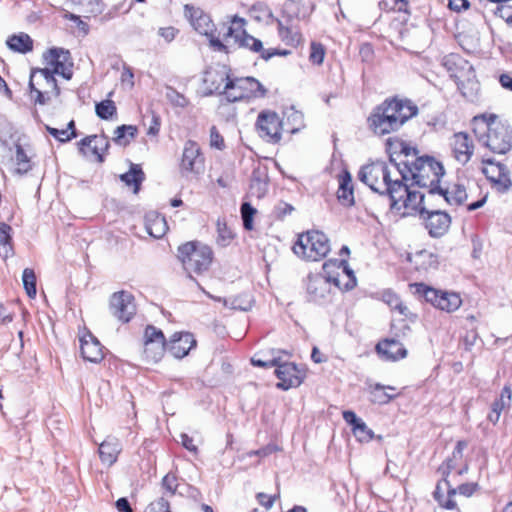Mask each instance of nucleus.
Here are the masks:
<instances>
[{
    "instance_id": "nucleus-1",
    "label": "nucleus",
    "mask_w": 512,
    "mask_h": 512,
    "mask_svg": "<svg viewBox=\"0 0 512 512\" xmlns=\"http://www.w3.org/2000/svg\"><path fill=\"white\" fill-rule=\"evenodd\" d=\"M45 67L31 72L29 87L31 95H35V102L44 105L50 100L49 94L59 95L54 75H60L70 80L72 78L73 63L70 52L64 48H51L43 55Z\"/></svg>"
},
{
    "instance_id": "nucleus-2",
    "label": "nucleus",
    "mask_w": 512,
    "mask_h": 512,
    "mask_svg": "<svg viewBox=\"0 0 512 512\" xmlns=\"http://www.w3.org/2000/svg\"><path fill=\"white\" fill-rule=\"evenodd\" d=\"M417 113V106L409 100H385L368 117V125L374 134L384 136L398 131Z\"/></svg>"
},
{
    "instance_id": "nucleus-3",
    "label": "nucleus",
    "mask_w": 512,
    "mask_h": 512,
    "mask_svg": "<svg viewBox=\"0 0 512 512\" xmlns=\"http://www.w3.org/2000/svg\"><path fill=\"white\" fill-rule=\"evenodd\" d=\"M205 82L210 83V91L220 92L229 102L244 99L263 98L267 90L253 77L231 78L224 71L207 72Z\"/></svg>"
},
{
    "instance_id": "nucleus-4",
    "label": "nucleus",
    "mask_w": 512,
    "mask_h": 512,
    "mask_svg": "<svg viewBox=\"0 0 512 512\" xmlns=\"http://www.w3.org/2000/svg\"><path fill=\"white\" fill-rule=\"evenodd\" d=\"M473 131L482 145L493 153L506 154L512 148V129L495 114L477 115L472 120Z\"/></svg>"
},
{
    "instance_id": "nucleus-5",
    "label": "nucleus",
    "mask_w": 512,
    "mask_h": 512,
    "mask_svg": "<svg viewBox=\"0 0 512 512\" xmlns=\"http://www.w3.org/2000/svg\"><path fill=\"white\" fill-rule=\"evenodd\" d=\"M358 179L380 195L395 197L396 193L404 192L402 180L406 176L396 168L392 170L384 161H375L361 167Z\"/></svg>"
},
{
    "instance_id": "nucleus-6",
    "label": "nucleus",
    "mask_w": 512,
    "mask_h": 512,
    "mask_svg": "<svg viewBox=\"0 0 512 512\" xmlns=\"http://www.w3.org/2000/svg\"><path fill=\"white\" fill-rule=\"evenodd\" d=\"M413 182L427 188L429 197H435L445 171L443 165L432 157H419L409 167Z\"/></svg>"
},
{
    "instance_id": "nucleus-7",
    "label": "nucleus",
    "mask_w": 512,
    "mask_h": 512,
    "mask_svg": "<svg viewBox=\"0 0 512 512\" xmlns=\"http://www.w3.org/2000/svg\"><path fill=\"white\" fill-rule=\"evenodd\" d=\"M336 264V262H325L322 266V273L308 276L306 291L310 301L318 304L329 301L332 284L336 288L342 289L340 274L334 275L332 271Z\"/></svg>"
},
{
    "instance_id": "nucleus-8",
    "label": "nucleus",
    "mask_w": 512,
    "mask_h": 512,
    "mask_svg": "<svg viewBox=\"0 0 512 512\" xmlns=\"http://www.w3.org/2000/svg\"><path fill=\"white\" fill-rule=\"evenodd\" d=\"M246 20L235 15L231 23L226 27L223 33V39L227 42L233 40V43L239 48H245L255 53H260L264 60H269L277 53L276 50H266L263 48L262 41L248 34L245 29Z\"/></svg>"
},
{
    "instance_id": "nucleus-9",
    "label": "nucleus",
    "mask_w": 512,
    "mask_h": 512,
    "mask_svg": "<svg viewBox=\"0 0 512 512\" xmlns=\"http://www.w3.org/2000/svg\"><path fill=\"white\" fill-rule=\"evenodd\" d=\"M212 256L211 248L200 242H187L178 248V258L190 276L208 270Z\"/></svg>"
},
{
    "instance_id": "nucleus-10",
    "label": "nucleus",
    "mask_w": 512,
    "mask_h": 512,
    "mask_svg": "<svg viewBox=\"0 0 512 512\" xmlns=\"http://www.w3.org/2000/svg\"><path fill=\"white\" fill-rule=\"evenodd\" d=\"M402 187L404 188L403 193H396L395 197H389L391 209L399 212L402 216L414 212H419L420 217L425 215L435 197H429L428 190L427 193L411 190L404 180H402Z\"/></svg>"
},
{
    "instance_id": "nucleus-11",
    "label": "nucleus",
    "mask_w": 512,
    "mask_h": 512,
    "mask_svg": "<svg viewBox=\"0 0 512 512\" xmlns=\"http://www.w3.org/2000/svg\"><path fill=\"white\" fill-rule=\"evenodd\" d=\"M331 246L328 237L320 231L300 234L293 246V252L308 261H319L327 256Z\"/></svg>"
},
{
    "instance_id": "nucleus-12",
    "label": "nucleus",
    "mask_w": 512,
    "mask_h": 512,
    "mask_svg": "<svg viewBox=\"0 0 512 512\" xmlns=\"http://www.w3.org/2000/svg\"><path fill=\"white\" fill-rule=\"evenodd\" d=\"M184 13L195 31L209 38L210 46L215 51L227 52V46L214 36L215 26L208 14L189 4L184 6Z\"/></svg>"
},
{
    "instance_id": "nucleus-13",
    "label": "nucleus",
    "mask_w": 512,
    "mask_h": 512,
    "mask_svg": "<svg viewBox=\"0 0 512 512\" xmlns=\"http://www.w3.org/2000/svg\"><path fill=\"white\" fill-rule=\"evenodd\" d=\"M415 288L416 293L423 296L427 302L447 313L458 310L462 305V299L458 293L437 290L423 283L415 284Z\"/></svg>"
},
{
    "instance_id": "nucleus-14",
    "label": "nucleus",
    "mask_w": 512,
    "mask_h": 512,
    "mask_svg": "<svg viewBox=\"0 0 512 512\" xmlns=\"http://www.w3.org/2000/svg\"><path fill=\"white\" fill-rule=\"evenodd\" d=\"M456 482V479H443L436 486L434 497L446 509L456 508V502L453 499L456 494L470 497L478 488L477 483H463L453 487Z\"/></svg>"
},
{
    "instance_id": "nucleus-15",
    "label": "nucleus",
    "mask_w": 512,
    "mask_h": 512,
    "mask_svg": "<svg viewBox=\"0 0 512 512\" xmlns=\"http://www.w3.org/2000/svg\"><path fill=\"white\" fill-rule=\"evenodd\" d=\"M166 340L163 332L154 326H147L144 331L143 354L147 362L157 363L165 353Z\"/></svg>"
},
{
    "instance_id": "nucleus-16",
    "label": "nucleus",
    "mask_w": 512,
    "mask_h": 512,
    "mask_svg": "<svg viewBox=\"0 0 512 512\" xmlns=\"http://www.w3.org/2000/svg\"><path fill=\"white\" fill-rule=\"evenodd\" d=\"M259 136L267 142L278 143L281 140L283 122L277 113L273 111H262L256 122Z\"/></svg>"
},
{
    "instance_id": "nucleus-17",
    "label": "nucleus",
    "mask_w": 512,
    "mask_h": 512,
    "mask_svg": "<svg viewBox=\"0 0 512 512\" xmlns=\"http://www.w3.org/2000/svg\"><path fill=\"white\" fill-rule=\"evenodd\" d=\"M110 312L122 323H128L136 314L134 296L126 291L115 292L110 298Z\"/></svg>"
},
{
    "instance_id": "nucleus-18",
    "label": "nucleus",
    "mask_w": 512,
    "mask_h": 512,
    "mask_svg": "<svg viewBox=\"0 0 512 512\" xmlns=\"http://www.w3.org/2000/svg\"><path fill=\"white\" fill-rule=\"evenodd\" d=\"M205 159L199 144L188 140L184 144L180 169L185 173L200 174L204 170Z\"/></svg>"
},
{
    "instance_id": "nucleus-19",
    "label": "nucleus",
    "mask_w": 512,
    "mask_h": 512,
    "mask_svg": "<svg viewBox=\"0 0 512 512\" xmlns=\"http://www.w3.org/2000/svg\"><path fill=\"white\" fill-rule=\"evenodd\" d=\"M467 447L465 441H458L452 454L448 457L443 464L439 467V472L442 474L443 479H456L468 471V465L464 463L460 465L463 460V451Z\"/></svg>"
},
{
    "instance_id": "nucleus-20",
    "label": "nucleus",
    "mask_w": 512,
    "mask_h": 512,
    "mask_svg": "<svg viewBox=\"0 0 512 512\" xmlns=\"http://www.w3.org/2000/svg\"><path fill=\"white\" fill-rule=\"evenodd\" d=\"M421 218L425 223V228L432 237L443 236L448 231L451 224L450 215L444 211L435 209L433 205L427 209L425 215H422Z\"/></svg>"
},
{
    "instance_id": "nucleus-21",
    "label": "nucleus",
    "mask_w": 512,
    "mask_h": 512,
    "mask_svg": "<svg viewBox=\"0 0 512 512\" xmlns=\"http://www.w3.org/2000/svg\"><path fill=\"white\" fill-rule=\"evenodd\" d=\"M275 374L280 382L277 384V387L288 390L292 387L299 386L302 381L304 374L298 367L291 362L280 363L278 360V365H276Z\"/></svg>"
},
{
    "instance_id": "nucleus-22",
    "label": "nucleus",
    "mask_w": 512,
    "mask_h": 512,
    "mask_svg": "<svg viewBox=\"0 0 512 512\" xmlns=\"http://www.w3.org/2000/svg\"><path fill=\"white\" fill-rule=\"evenodd\" d=\"M452 155L462 165L467 164L474 153V143L465 132L455 133L450 139Z\"/></svg>"
},
{
    "instance_id": "nucleus-23",
    "label": "nucleus",
    "mask_w": 512,
    "mask_h": 512,
    "mask_svg": "<svg viewBox=\"0 0 512 512\" xmlns=\"http://www.w3.org/2000/svg\"><path fill=\"white\" fill-rule=\"evenodd\" d=\"M195 346L196 340L189 332H175L167 343L168 352L177 359L187 356Z\"/></svg>"
},
{
    "instance_id": "nucleus-24",
    "label": "nucleus",
    "mask_w": 512,
    "mask_h": 512,
    "mask_svg": "<svg viewBox=\"0 0 512 512\" xmlns=\"http://www.w3.org/2000/svg\"><path fill=\"white\" fill-rule=\"evenodd\" d=\"M80 151L88 156L93 155L98 162H103V154L109 148L108 138L104 135H91L79 142Z\"/></svg>"
},
{
    "instance_id": "nucleus-25",
    "label": "nucleus",
    "mask_w": 512,
    "mask_h": 512,
    "mask_svg": "<svg viewBox=\"0 0 512 512\" xmlns=\"http://www.w3.org/2000/svg\"><path fill=\"white\" fill-rule=\"evenodd\" d=\"M80 351L84 360L98 363L104 358L103 346L90 332L80 338Z\"/></svg>"
},
{
    "instance_id": "nucleus-26",
    "label": "nucleus",
    "mask_w": 512,
    "mask_h": 512,
    "mask_svg": "<svg viewBox=\"0 0 512 512\" xmlns=\"http://www.w3.org/2000/svg\"><path fill=\"white\" fill-rule=\"evenodd\" d=\"M467 198V187L461 183H453L445 189L439 186L435 196V199L445 201L450 205H462Z\"/></svg>"
},
{
    "instance_id": "nucleus-27",
    "label": "nucleus",
    "mask_w": 512,
    "mask_h": 512,
    "mask_svg": "<svg viewBox=\"0 0 512 512\" xmlns=\"http://www.w3.org/2000/svg\"><path fill=\"white\" fill-rule=\"evenodd\" d=\"M122 451L120 441L112 436H108L100 443L98 452L101 462L108 467L112 466L118 459V455Z\"/></svg>"
},
{
    "instance_id": "nucleus-28",
    "label": "nucleus",
    "mask_w": 512,
    "mask_h": 512,
    "mask_svg": "<svg viewBox=\"0 0 512 512\" xmlns=\"http://www.w3.org/2000/svg\"><path fill=\"white\" fill-rule=\"evenodd\" d=\"M377 352L387 360H398L405 358L407 350L402 343L395 339H385L376 346Z\"/></svg>"
},
{
    "instance_id": "nucleus-29",
    "label": "nucleus",
    "mask_w": 512,
    "mask_h": 512,
    "mask_svg": "<svg viewBox=\"0 0 512 512\" xmlns=\"http://www.w3.org/2000/svg\"><path fill=\"white\" fill-rule=\"evenodd\" d=\"M278 35L282 42L292 47H297L303 41L299 28L293 25L291 21L278 20Z\"/></svg>"
},
{
    "instance_id": "nucleus-30",
    "label": "nucleus",
    "mask_w": 512,
    "mask_h": 512,
    "mask_svg": "<svg viewBox=\"0 0 512 512\" xmlns=\"http://www.w3.org/2000/svg\"><path fill=\"white\" fill-rule=\"evenodd\" d=\"M511 395L512 392L510 387L505 386L502 389L499 398H497L491 405V411L487 415V419L490 422L496 424L500 419L502 411L510 407Z\"/></svg>"
},
{
    "instance_id": "nucleus-31",
    "label": "nucleus",
    "mask_w": 512,
    "mask_h": 512,
    "mask_svg": "<svg viewBox=\"0 0 512 512\" xmlns=\"http://www.w3.org/2000/svg\"><path fill=\"white\" fill-rule=\"evenodd\" d=\"M145 227L148 234L154 238H161L168 230L165 218L155 212H149L146 214Z\"/></svg>"
},
{
    "instance_id": "nucleus-32",
    "label": "nucleus",
    "mask_w": 512,
    "mask_h": 512,
    "mask_svg": "<svg viewBox=\"0 0 512 512\" xmlns=\"http://www.w3.org/2000/svg\"><path fill=\"white\" fill-rule=\"evenodd\" d=\"M327 262H336L337 264L332 269L333 274H340V280L342 283L341 290H351L356 286V277L354 272L349 268L346 260H328Z\"/></svg>"
},
{
    "instance_id": "nucleus-33",
    "label": "nucleus",
    "mask_w": 512,
    "mask_h": 512,
    "mask_svg": "<svg viewBox=\"0 0 512 512\" xmlns=\"http://www.w3.org/2000/svg\"><path fill=\"white\" fill-rule=\"evenodd\" d=\"M339 201L350 206L354 203L352 178L349 172L345 171L339 176V189L337 191Z\"/></svg>"
},
{
    "instance_id": "nucleus-34",
    "label": "nucleus",
    "mask_w": 512,
    "mask_h": 512,
    "mask_svg": "<svg viewBox=\"0 0 512 512\" xmlns=\"http://www.w3.org/2000/svg\"><path fill=\"white\" fill-rule=\"evenodd\" d=\"M121 181H123L128 187H133V192L138 193L141 183L145 179L144 172L140 165L131 164L128 172L120 175Z\"/></svg>"
},
{
    "instance_id": "nucleus-35",
    "label": "nucleus",
    "mask_w": 512,
    "mask_h": 512,
    "mask_svg": "<svg viewBox=\"0 0 512 512\" xmlns=\"http://www.w3.org/2000/svg\"><path fill=\"white\" fill-rule=\"evenodd\" d=\"M7 45L13 51L26 53L32 50L33 41L28 34L21 33L19 35L9 37Z\"/></svg>"
},
{
    "instance_id": "nucleus-36",
    "label": "nucleus",
    "mask_w": 512,
    "mask_h": 512,
    "mask_svg": "<svg viewBox=\"0 0 512 512\" xmlns=\"http://www.w3.org/2000/svg\"><path fill=\"white\" fill-rule=\"evenodd\" d=\"M138 129L134 125H121L114 130L113 141L118 145H128L137 135Z\"/></svg>"
},
{
    "instance_id": "nucleus-37",
    "label": "nucleus",
    "mask_w": 512,
    "mask_h": 512,
    "mask_svg": "<svg viewBox=\"0 0 512 512\" xmlns=\"http://www.w3.org/2000/svg\"><path fill=\"white\" fill-rule=\"evenodd\" d=\"M12 228L6 223H0V256L7 259L13 254L11 243Z\"/></svg>"
},
{
    "instance_id": "nucleus-38",
    "label": "nucleus",
    "mask_w": 512,
    "mask_h": 512,
    "mask_svg": "<svg viewBox=\"0 0 512 512\" xmlns=\"http://www.w3.org/2000/svg\"><path fill=\"white\" fill-rule=\"evenodd\" d=\"M387 390L395 391L396 388L393 386H384L381 384H375L371 388V392H370L372 402L381 404V405L387 404L388 402H390L392 399H394L397 396L396 394L388 393Z\"/></svg>"
},
{
    "instance_id": "nucleus-39",
    "label": "nucleus",
    "mask_w": 512,
    "mask_h": 512,
    "mask_svg": "<svg viewBox=\"0 0 512 512\" xmlns=\"http://www.w3.org/2000/svg\"><path fill=\"white\" fill-rule=\"evenodd\" d=\"M267 189V176L260 171H254L250 183V193L257 198H261L266 194Z\"/></svg>"
},
{
    "instance_id": "nucleus-40",
    "label": "nucleus",
    "mask_w": 512,
    "mask_h": 512,
    "mask_svg": "<svg viewBox=\"0 0 512 512\" xmlns=\"http://www.w3.org/2000/svg\"><path fill=\"white\" fill-rule=\"evenodd\" d=\"M15 164L14 172L19 175L26 174L32 168L30 159L21 145H16Z\"/></svg>"
},
{
    "instance_id": "nucleus-41",
    "label": "nucleus",
    "mask_w": 512,
    "mask_h": 512,
    "mask_svg": "<svg viewBox=\"0 0 512 512\" xmlns=\"http://www.w3.org/2000/svg\"><path fill=\"white\" fill-rule=\"evenodd\" d=\"M48 132L57 140L60 142H66L72 139L73 137H76L75 132V123L73 120H71L66 129H57L52 127H47Z\"/></svg>"
},
{
    "instance_id": "nucleus-42",
    "label": "nucleus",
    "mask_w": 512,
    "mask_h": 512,
    "mask_svg": "<svg viewBox=\"0 0 512 512\" xmlns=\"http://www.w3.org/2000/svg\"><path fill=\"white\" fill-rule=\"evenodd\" d=\"M498 170V176L496 178H493L495 186L497 187L498 191L507 192L512 186L509 171L503 164L498 165Z\"/></svg>"
},
{
    "instance_id": "nucleus-43",
    "label": "nucleus",
    "mask_w": 512,
    "mask_h": 512,
    "mask_svg": "<svg viewBox=\"0 0 512 512\" xmlns=\"http://www.w3.org/2000/svg\"><path fill=\"white\" fill-rule=\"evenodd\" d=\"M382 300L391 308L398 310L401 315H407V307L404 306L397 294L388 290L382 294Z\"/></svg>"
},
{
    "instance_id": "nucleus-44",
    "label": "nucleus",
    "mask_w": 512,
    "mask_h": 512,
    "mask_svg": "<svg viewBox=\"0 0 512 512\" xmlns=\"http://www.w3.org/2000/svg\"><path fill=\"white\" fill-rule=\"evenodd\" d=\"M165 96L174 107L185 108L189 105V100L171 86L166 87Z\"/></svg>"
},
{
    "instance_id": "nucleus-45",
    "label": "nucleus",
    "mask_w": 512,
    "mask_h": 512,
    "mask_svg": "<svg viewBox=\"0 0 512 512\" xmlns=\"http://www.w3.org/2000/svg\"><path fill=\"white\" fill-rule=\"evenodd\" d=\"M96 114L99 118L108 120L116 114V106L112 100L106 99L96 104Z\"/></svg>"
},
{
    "instance_id": "nucleus-46",
    "label": "nucleus",
    "mask_w": 512,
    "mask_h": 512,
    "mask_svg": "<svg viewBox=\"0 0 512 512\" xmlns=\"http://www.w3.org/2000/svg\"><path fill=\"white\" fill-rule=\"evenodd\" d=\"M22 281L24 288L29 297L33 298L36 295V275L31 268H25L22 274Z\"/></svg>"
},
{
    "instance_id": "nucleus-47",
    "label": "nucleus",
    "mask_w": 512,
    "mask_h": 512,
    "mask_svg": "<svg viewBox=\"0 0 512 512\" xmlns=\"http://www.w3.org/2000/svg\"><path fill=\"white\" fill-rule=\"evenodd\" d=\"M256 213L257 210L250 203L244 202L241 205V217L246 230L251 231L254 228L253 218Z\"/></svg>"
},
{
    "instance_id": "nucleus-48",
    "label": "nucleus",
    "mask_w": 512,
    "mask_h": 512,
    "mask_svg": "<svg viewBox=\"0 0 512 512\" xmlns=\"http://www.w3.org/2000/svg\"><path fill=\"white\" fill-rule=\"evenodd\" d=\"M82 13L96 14L101 11L100 0H70Z\"/></svg>"
},
{
    "instance_id": "nucleus-49",
    "label": "nucleus",
    "mask_w": 512,
    "mask_h": 512,
    "mask_svg": "<svg viewBox=\"0 0 512 512\" xmlns=\"http://www.w3.org/2000/svg\"><path fill=\"white\" fill-rule=\"evenodd\" d=\"M325 57V48L319 42H311L309 60L315 65H321Z\"/></svg>"
},
{
    "instance_id": "nucleus-50",
    "label": "nucleus",
    "mask_w": 512,
    "mask_h": 512,
    "mask_svg": "<svg viewBox=\"0 0 512 512\" xmlns=\"http://www.w3.org/2000/svg\"><path fill=\"white\" fill-rule=\"evenodd\" d=\"M408 5V0H381L379 6L386 11H405Z\"/></svg>"
},
{
    "instance_id": "nucleus-51",
    "label": "nucleus",
    "mask_w": 512,
    "mask_h": 512,
    "mask_svg": "<svg viewBox=\"0 0 512 512\" xmlns=\"http://www.w3.org/2000/svg\"><path fill=\"white\" fill-rule=\"evenodd\" d=\"M354 436L360 441V442H369L373 438V431L368 428L366 423L362 421L360 424H358L353 430Z\"/></svg>"
},
{
    "instance_id": "nucleus-52",
    "label": "nucleus",
    "mask_w": 512,
    "mask_h": 512,
    "mask_svg": "<svg viewBox=\"0 0 512 512\" xmlns=\"http://www.w3.org/2000/svg\"><path fill=\"white\" fill-rule=\"evenodd\" d=\"M287 121H288V123L289 122L292 123V126L290 127L289 132L290 133H296L303 126V115H302L301 112L296 111L293 108H291L287 112Z\"/></svg>"
},
{
    "instance_id": "nucleus-53",
    "label": "nucleus",
    "mask_w": 512,
    "mask_h": 512,
    "mask_svg": "<svg viewBox=\"0 0 512 512\" xmlns=\"http://www.w3.org/2000/svg\"><path fill=\"white\" fill-rule=\"evenodd\" d=\"M217 232H218L217 242L222 246L228 245L233 238L232 231L226 226L225 223H223L219 220L217 221Z\"/></svg>"
},
{
    "instance_id": "nucleus-54",
    "label": "nucleus",
    "mask_w": 512,
    "mask_h": 512,
    "mask_svg": "<svg viewBox=\"0 0 512 512\" xmlns=\"http://www.w3.org/2000/svg\"><path fill=\"white\" fill-rule=\"evenodd\" d=\"M210 147L218 150H223L225 148V142L222 135L219 133L218 129L215 126L210 128Z\"/></svg>"
},
{
    "instance_id": "nucleus-55",
    "label": "nucleus",
    "mask_w": 512,
    "mask_h": 512,
    "mask_svg": "<svg viewBox=\"0 0 512 512\" xmlns=\"http://www.w3.org/2000/svg\"><path fill=\"white\" fill-rule=\"evenodd\" d=\"M144 512H171L168 501L164 498H160L154 502H151L144 510Z\"/></svg>"
},
{
    "instance_id": "nucleus-56",
    "label": "nucleus",
    "mask_w": 512,
    "mask_h": 512,
    "mask_svg": "<svg viewBox=\"0 0 512 512\" xmlns=\"http://www.w3.org/2000/svg\"><path fill=\"white\" fill-rule=\"evenodd\" d=\"M163 488L170 494H174L177 490V478L175 475L167 474L162 480Z\"/></svg>"
},
{
    "instance_id": "nucleus-57",
    "label": "nucleus",
    "mask_w": 512,
    "mask_h": 512,
    "mask_svg": "<svg viewBox=\"0 0 512 512\" xmlns=\"http://www.w3.org/2000/svg\"><path fill=\"white\" fill-rule=\"evenodd\" d=\"M177 34L178 30L172 26L161 27L158 30V35L161 36L167 43L172 42Z\"/></svg>"
},
{
    "instance_id": "nucleus-58",
    "label": "nucleus",
    "mask_w": 512,
    "mask_h": 512,
    "mask_svg": "<svg viewBox=\"0 0 512 512\" xmlns=\"http://www.w3.org/2000/svg\"><path fill=\"white\" fill-rule=\"evenodd\" d=\"M277 497H279V494L274 495V496H269V495H267L265 493H258L257 494V499H258L259 503L263 507H265L267 510L270 509L273 506V504H274V502H275Z\"/></svg>"
},
{
    "instance_id": "nucleus-59",
    "label": "nucleus",
    "mask_w": 512,
    "mask_h": 512,
    "mask_svg": "<svg viewBox=\"0 0 512 512\" xmlns=\"http://www.w3.org/2000/svg\"><path fill=\"white\" fill-rule=\"evenodd\" d=\"M343 419L352 426V430L363 421L361 418L357 417L353 411L350 410L343 412Z\"/></svg>"
},
{
    "instance_id": "nucleus-60",
    "label": "nucleus",
    "mask_w": 512,
    "mask_h": 512,
    "mask_svg": "<svg viewBox=\"0 0 512 512\" xmlns=\"http://www.w3.org/2000/svg\"><path fill=\"white\" fill-rule=\"evenodd\" d=\"M495 13L501 18L505 19L507 22H512V7L507 5H499Z\"/></svg>"
},
{
    "instance_id": "nucleus-61",
    "label": "nucleus",
    "mask_w": 512,
    "mask_h": 512,
    "mask_svg": "<svg viewBox=\"0 0 512 512\" xmlns=\"http://www.w3.org/2000/svg\"><path fill=\"white\" fill-rule=\"evenodd\" d=\"M180 440L183 447L193 453H197V446L193 443V439L185 433L180 434Z\"/></svg>"
},
{
    "instance_id": "nucleus-62",
    "label": "nucleus",
    "mask_w": 512,
    "mask_h": 512,
    "mask_svg": "<svg viewBox=\"0 0 512 512\" xmlns=\"http://www.w3.org/2000/svg\"><path fill=\"white\" fill-rule=\"evenodd\" d=\"M160 130V118L157 115H153L151 125L148 128L147 134L151 136L158 135Z\"/></svg>"
},
{
    "instance_id": "nucleus-63",
    "label": "nucleus",
    "mask_w": 512,
    "mask_h": 512,
    "mask_svg": "<svg viewBox=\"0 0 512 512\" xmlns=\"http://www.w3.org/2000/svg\"><path fill=\"white\" fill-rule=\"evenodd\" d=\"M116 508L119 512H133L131 506H130V503L128 502V500L124 497L122 498H119L117 501H116Z\"/></svg>"
},
{
    "instance_id": "nucleus-64",
    "label": "nucleus",
    "mask_w": 512,
    "mask_h": 512,
    "mask_svg": "<svg viewBox=\"0 0 512 512\" xmlns=\"http://www.w3.org/2000/svg\"><path fill=\"white\" fill-rule=\"evenodd\" d=\"M500 84L503 88L512 91V75L502 74L499 78Z\"/></svg>"
}]
</instances>
